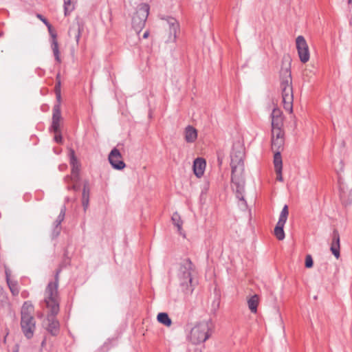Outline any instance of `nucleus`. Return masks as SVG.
<instances>
[{"label": "nucleus", "instance_id": "nucleus-1", "mask_svg": "<svg viewBox=\"0 0 352 352\" xmlns=\"http://www.w3.org/2000/svg\"><path fill=\"white\" fill-rule=\"evenodd\" d=\"M43 303L48 310L46 329L52 336H56L59 333L60 327L59 322L55 318L59 311L57 276L55 282H50L47 285L44 293Z\"/></svg>", "mask_w": 352, "mask_h": 352}, {"label": "nucleus", "instance_id": "nucleus-2", "mask_svg": "<svg viewBox=\"0 0 352 352\" xmlns=\"http://www.w3.org/2000/svg\"><path fill=\"white\" fill-rule=\"evenodd\" d=\"M244 148L241 144L234 145L231 154L230 166L232 168V187L236 192V196L239 200H244L243 192L245 180L243 177L244 171Z\"/></svg>", "mask_w": 352, "mask_h": 352}, {"label": "nucleus", "instance_id": "nucleus-3", "mask_svg": "<svg viewBox=\"0 0 352 352\" xmlns=\"http://www.w3.org/2000/svg\"><path fill=\"white\" fill-rule=\"evenodd\" d=\"M214 324L211 319L204 320L195 324L188 336L193 344L205 342L212 334Z\"/></svg>", "mask_w": 352, "mask_h": 352}, {"label": "nucleus", "instance_id": "nucleus-4", "mask_svg": "<svg viewBox=\"0 0 352 352\" xmlns=\"http://www.w3.org/2000/svg\"><path fill=\"white\" fill-rule=\"evenodd\" d=\"M34 307L30 301H25L21 310V328L27 339L34 336L36 321L33 316Z\"/></svg>", "mask_w": 352, "mask_h": 352}, {"label": "nucleus", "instance_id": "nucleus-5", "mask_svg": "<svg viewBox=\"0 0 352 352\" xmlns=\"http://www.w3.org/2000/svg\"><path fill=\"white\" fill-rule=\"evenodd\" d=\"M280 77V88L282 91L283 107L286 111L291 113L293 110L294 96L292 85V75L289 67L281 70Z\"/></svg>", "mask_w": 352, "mask_h": 352}, {"label": "nucleus", "instance_id": "nucleus-6", "mask_svg": "<svg viewBox=\"0 0 352 352\" xmlns=\"http://www.w3.org/2000/svg\"><path fill=\"white\" fill-rule=\"evenodd\" d=\"M195 267L190 259L185 258L180 261L179 263L177 277L181 286L190 292H192L193 290L192 282Z\"/></svg>", "mask_w": 352, "mask_h": 352}, {"label": "nucleus", "instance_id": "nucleus-7", "mask_svg": "<svg viewBox=\"0 0 352 352\" xmlns=\"http://www.w3.org/2000/svg\"><path fill=\"white\" fill-rule=\"evenodd\" d=\"M149 10L150 7L147 3H143L138 5L136 12L132 18V26L137 33H139L144 27Z\"/></svg>", "mask_w": 352, "mask_h": 352}, {"label": "nucleus", "instance_id": "nucleus-8", "mask_svg": "<svg viewBox=\"0 0 352 352\" xmlns=\"http://www.w3.org/2000/svg\"><path fill=\"white\" fill-rule=\"evenodd\" d=\"M164 28L168 31L166 43L175 42L177 33L179 30V23L177 20L173 17H168L164 20Z\"/></svg>", "mask_w": 352, "mask_h": 352}, {"label": "nucleus", "instance_id": "nucleus-9", "mask_svg": "<svg viewBox=\"0 0 352 352\" xmlns=\"http://www.w3.org/2000/svg\"><path fill=\"white\" fill-rule=\"evenodd\" d=\"M288 214V207L287 205H285L280 212L278 221L274 228V235L280 241L283 240L285 236L283 228L287 221Z\"/></svg>", "mask_w": 352, "mask_h": 352}, {"label": "nucleus", "instance_id": "nucleus-10", "mask_svg": "<svg viewBox=\"0 0 352 352\" xmlns=\"http://www.w3.org/2000/svg\"><path fill=\"white\" fill-rule=\"evenodd\" d=\"M296 49L300 60L306 63L310 58V53L307 43L302 36H297L296 39Z\"/></svg>", "mask_w": 352, "mask_h": 352}, {"label": "nucleus", "instance_id": "nucleus-11", "mask_svg": "<svg viewBox=\"0 0 352 352\" xmlns=\"http://www.w3.org/2000/svg\"><path fill=\"white\" fill-rule=\"evenodd\" d=\"M108 160L114 169L122 170L126 166L125 163L122 160L120 152L116 148L111 150L109 155Z\"/></svg>", "mask_w": 352, "mask_h": 352}, {"label": "nucleus", "instance_id": "nucleus-12", "mask_svg": "<svg viewBox=\"0 0 352 352\" xmlns=\"http://www.w3.org/2000/svg\"><path fill=\"white\" fill-rule=\"evenodd\" d=\"M69 160L70 164L72 166L71 179L74 181V182H78L79 180L80 164L75 156L74 151L72 149L70 150L69 152Z\"/></svg>", "mask_w": 352, "mask_h": 352}, {"label": "nucleus", "instance_id": "nucleus-13", "mask_svg": "<svg viewBox=\"0 0 352 352\" xmlns=\"http://www.w3.org/2000/svg\"><path fill=\"white\" fill-rule=\"evenodd\" d=\"M272 129L282 128L283 125V118L282 112L279 109L274 108L271 113Z\"/></svg>", "mask_w": 352, "mask_h": 352}, {"label": "nucleus", "instance_id": "nucleus-14", "mask_svg": "<svg viewBox=\"0 0 352 352\" xmlns=\"http://www.w3.org/2000/svg\"><path fill=\"white\" fill-rule=\"evenodd\" d=\"M331 251L334 256L338 259L340 258V235L337 230H334L333 232L332 242L331 244Z\"/></svg>", "mask_w": 352, "mask_h": 352}, {"label": "nucleus", "instance_id": "nucleus-15", "mask_svg": "<svg viewBox=\"0 0 352 352\" xmlns=\"http://www.w3.org/2000/svg\"><path fill=\"white\" fill-rule=\"evenodd\" d=\"M206 161L203 158L198 157L193 163V171L195 175L200 178L203 176L206 168Z\"/></svg>", "mask_w": 352, "mask_h": 352}, {"label": "nucleus", "instance_id": "nucleus-16", "mask_svg": "<svg viewBox=\"0 0 352 352\" xmlns=\"http://www.w3.org/2000/svg\"><path fill=\"white\" fill-rule=\"evenodd\" d=\"M61 118L60 107L59 104H56L53 109L52 125V128L54 133L59 131V122Z\"/></svg>", "mask_w": 352, "mask_h": 352}, {"label": "nucleus", "instance_id": "nucleus-17", "mask_svg": "<svg viewBox=\"0 0 352 352\" xmlns=\"http://www.w3.org/2000/svg\"><path fill=\"white\" fill-rule=\"evenodd\" d=\"M197 138V129L190 126H187L184 129V139L188 143H192L195 142Z\"/></svg>", "mask_w": 352, "mask_h": 352}, {"label": "nucleus", "instance_id": "nucleus-18", "mask_svg": "<svg viewBox=\"0 0 352 352\" xmlns=\"http://www.w3.org/2000/svg\"><path fill=\"white\" fill-rule=\"evenodd\" d=\"M82 30V27L80 25L79 23H77L76 24H74L69 30V34L70 36H73L76 43H78L81 32Z\"/></svg>", "mask_w": 352, "mask_h": 352}, {"label": "nucleus", "instance_id": "nucleus-19", "mask_svg": "<svg viewBox=\"0 0 352 352\" xmlns=\"http://www.w3.org/2000/svg\"><path fill=\"white\" fill-rule=\"evenodd\" d=\"M6 281L8 283V285L9 287V289L14 296H17L19 293V288L17 282L14 280H12L10 278V274L8 271L6 272Z\"/></svg>", "mask_w": 352, "mask_h": 352}, {"label": "nucleus", "instance_id": "nucleus-20", "mask_svg": "<svg viewBox=\"0 0 352 352\" xmlns=\"http://www.w3.org/2000/svg\"><path fill=\"white\" fill-rule=\"evenodd\" d=\"M172 221L173 224L177 227V231L180 235L185 236L184 233L182 231V221L179 214L177 212H175L172 216Z\"/></svg>", "mask_w": 352, "mask_h": 352}, {"label": "nucleus", "instance_id": "nucleus-21", "mask_svg": "<svg viewBox=\"0 0 352 352\" xmlns=\"http://www.w3.org/2000/svg\"><path fill=\"white\" fill-rule=\"evenodd\" d=\"M63 1L64 13L67 16L75 9L77 0H63Z\"/></svg>", "mask_w": 352, "mask_h": 352}, {"label": "nucleus", "instance_id": "nucleus-22", "mask_svg": "<svg viewBox=\"0 0 352 352\" xmlns=\"http://www.w3.org/2000/svg\"><path fill=\"white\" fill-rule=\"evenodd\" d=\"M51 48L53 52L56 61L58 63H60L61 58H60V51H59L58 43L57 39L51 41Z\"/></svg>", "mask_w": 352, "mask_h": 352}, {"label": "nucleus", "instance_id": "nucleus-23", "mask_svg": "<svg viewBox=\"0 0 352 352\" xmlns=\"http://www.w3.org/2000/svg\"><path fill=\"white\" fill-rule=\"evenodd\" d=\"M258 295H254L251 296L249 300H248V305L250 310L252 313H256L257 311V307L258 305Z\"/></svg>", "mask_w": 352, "mask_h": 352}, {"label": "nucleus", "instance_id": "nucleus-24", "mask_svg": "<svg viewBox=\"0 0 352 352\" xmlns=\"http://www.w3.org/2000/svg\"><path fill=\"white\" fill-rule=\"evenodd\" d=\"M285 142V138H272V149L273 151H281Z\"/></svg>", "mask_w": 352, "mask_h": 352}, {"label": "nucleus", "instance_id": "nucleus-25", "mask_svg": "<svg viewBox=\"0 0 352 352\" xmlns=\"http://www.w3.org/2000/svg\"><path fill=\"white\" fill-rule=\"evenodd\" d=\"M157 318L159 322L164 324L166 327H170L171 325V320L166 313L162 312L158 314Z\"/></svg>", "mask_w": 352, "mask_h": 352}, {"label": "nucleus", "instance_id": "nucleus-26", "mask_svg": "<svg viewBox=\"0 0 352 352\" xmlns=\"http://www.w3.org/2000/svg\"><path fill=\"white\" fill-rule=\"evenodd\" d=\"M274 168L276 169H280L283 168V162H282V157L280 155V151H274Z\"/></svg>", "mask_w": 352, "mask_h": 352}, {"label": "nucleus", "instance_id": "nucleus-27", "mask_svg": "<svg viewBox=\"0 0 352 352\" xmlns=\"http://www.w3.org/2000/svg\"><path fill=\"white\" fill-rule=\"evenodd\" d=\"M89 190L86 186H84L82 195V204L85 210H87L89 206Z\"/></svg>", "mask_w": 352, "mask_h": 352}, {"label": "nucleus", "instance_id": "nucleus-28", "mask_svg": "<svg viewBox=\"0 0 352 352\" xmlns=\"http://www.w3.org/2000/svg\"><path fill=\"white\" fill-rule=\"evenodd\" d=\"M272 138H284V132L282 128L272 129Z\"/></svg>", "mask_w": 352, "mask_h": 352}, {"label": "nucleus", "instance_id": "nucleus-29", "mask_svg": "<svg viewBox=\"0 0 352 352\" xmlns=\"http://www.w3.org/2000/svg\"><path fill=\"white\" fill-rule=\"evenodd\" d=\"M65 211H66L65 207L63 206V208L60 210V214H58V216L55 221L56 227L59 226L60 225V223H62V221L64 220L65 215Z\"/></svg>", "mask_w": 352, "mask_h": 352}, {"label": "nucleus", "instance_id": "nucleus-30", "mask_svg": "<svg viewBox=\"0 0 352 352\" xmlns=\"http://www.w3.org/2000/svg\"><path fill=\"white\" fill-rule=\"evenodd\" d=\"M45 24L47 27L49 33L52 37V40L56 39V34L53 30V28H52V25H50V23L47 21H45Z\"/></svg>", "mask_w": 352, "mask_h": 352}, {"label": "nucleus", "instance_id": "nucleus-31", "mask_svg": "<svg viewBox=\"0 0 352 352\" xmlns=\"http://www.w3.org/2000/svg\"><path fill=\"white\" fill-rule=\"evenodd\" d=\"M314 265L313 259L311 255L308 254L305 258V267L311 268Z\"/></svg>", "mask_w": 352, "mask_h": 352}, {"label": "nucleus", "instance_id": "nucleus-32", "mask_svg": "<svg viewBox=\"0 0 352 352\" xmlns=\"http://www.w3.org/2000/svg\"><path fill=\"white\" fill-rule=\"evenodd\" d=\"M275 171H276V173L277 175L276 179L278 181L283 182V176H282V168H280L279 170L276 169Z\"/></svg>", "mask_w": 352, "mask_h": 352}, {"label": "nucleus", "instance_id": "nucleus-33", "mask_svg": "<svg viewBox=\"0 0 352 352\" xmlns=\"http://www.w3.org/2000/svg\"><path fill=\"white\" fill-rule=\"evenodd\" d=\"M59 76L60 75L58 74L57 76H56V78L58 80V82L55 86V92L57 93V91H58L59 93L60 92V80L59 79Z\"/></svg>", "mask_w": 352, "mask_h": 352}, {"label": "nucleus", "instance_id": "nucleus-34", "mask_svg": "<svg viewBox=\"0 0 352 352\" xmlns=\"http://www.w3.org/2000/svg\"><path fill=\"white\" fill-rule=\"evenodd\" d=\"M58 132L57 133H56V134L54 137V140L56 142L60 143L62 141V136L60 134H58Z\"/></svg>", "mask_w": 352, "mask_h": 352}, {"label": "nucleus", "instance_id": "nucleus-35", "mask_svg": "<svg viewBox=\"0 0 352 352\" xmlns=\"http://www.w3.org/2000/svg\"><path fill=\"white\" fill-rule=\"evenodd\" d=\"M56 96L57 101H58V102L57 104H59V105H60V100H61V95H60V92L59 93L58 91H57V93H56Z\"/></svg>", "mask_w": 352, "mask_h": 352}, {"label": "nucleus", "instance_id": "nucleus-36", "mask_svg": "<svg viewBox=\"0 0 352 352\" xmlns=\"http://www.w3.org/2000/svg\"><path fill=\"white\" fill-rule=\"evenodd\" d=\"M37 17L38 19H40L44 23H45V21H47L42 15L41 14H37Z\"/></svg>", "mask_w": 352, "mask_h": 352}, {"label": "nucleus", "instance_id": "nucleus-37", "mask_svg": "<svg viewBox=\"0 0 352 352\" xmlns=\"http://www.w3.org/2000/svg\"><path fill=\"white\" fill-rule=\"evenodd\" d=\"M69 188H72V189H73V190H78L79 188H78V186L76 184H74V185H72V187H70Z\"/></svg>", "mask_w": 352, "mask_h": 352}, {"label": "nucleus", "instance_id": "nucleus-38", "mask_svg": "<svg viewBox=\"0 0 352 352\" xmlns=\"http://www.w3.org/2000/svg\"><path fill=\"white\" fill-rule=\"evenodd\" d=\"M36 316L38 318H42L44 316L42 312H38Z\"/></svg>", "mask_w": 352, "mask_h": 352}, {"label": "nucleus", "instance_id": "nucleus-39", "mask_svg": "<svg viewBox=\"0 0 352 352\" xmlns=\"http://www.w3.org/2000/svg\"><path fill=\"white\" fill-rule=\"evenodd\" d=\"M148 36V32H145L143 34V38H146Z\"/></svg>", "mask_w": 352, "mask_h": 352}, {"label": "nucleus", "instance_id": "nucleus-40", "mask_svg": "<svg viewBox=\"0 0 352 352\" xmlns=\"http://www.w3.org/2000/svg\"><path fill=\"white\" fill-rule=\"evenodd\" d=\"M21 296L23 297V298H26L28 296L27 294L25 292H22L21 293Z\"/></svg>", "mask_w": 352, "mask_h": 352}, {"label": "nucleus", "instance_id": "nucleus-41", "mask_svg": "<svg viewBox=\"0 0 352 352\" xmlns=\"http://www.w3.org/2000/svg\"><path fill=\"white\" fill-rule=\"evenodd\" d=\"M45 343V340H43V341L42 342V343H41V345H42V346H44Z\"/></svg>", "mask_w": 352, "mask_h": 352}, {"label": "nucleus", "instance_id": "nucleus-42", "mask_svg": "<svg viewBox=\"0 0 352 352\" xmlns=\"http://www.w3.org/2000/svg\"><path fill=\"white\" fill-rule=\"evenodd\" d=\"M304 76L307 77V76H308V74H304Z\"/></svg>", "mask_w": 352, "mask_h": 352}, {"label": "nucleus", "instance_id": "nucleus-43", "mask_svg": "<svg viewBox=\"0 0 352 352\" xmlns=\"http://www.w3.org/2000/svg\"><path fill=\"white\" fill-rule=\"evenodd\" d=\"M349 3H351L352 0H348Z\"/></svg>", "mask_w": 352, "mask_h": 352}]
</instances>
